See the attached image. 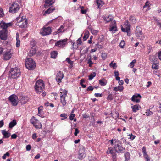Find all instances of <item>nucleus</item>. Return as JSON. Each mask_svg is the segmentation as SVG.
<instances>
[{
  "label": "nucleus",
  "instance_id": "obj_1",
  "mask_svg": "<svg viewBox=\"0 0 161 161\" xmlns=\"http://www.w3.org/2000/svg\"><path fill=\"white\" fill-rule=\"evenodd\" d=\"M34 87L36 92L40 94L43 91L45 88V85L43 81L41 80L37 81Z\"/></svg>",
  "mask_w": 161,
  "mask_h": 161
},
{
  "label": "nucleus",
  "instance_id": "obj_2",
  "mask_svg": "<svg viewBox=\"0 0 161 161\" xmlns=\"http://www.w3.org/2000/svg\"><path fill=\"white\" fill-rule=\"evenodd\" d=\"M114 148L115 151L118 153H122L125 150V148L122 146L121 142L117 139H114Z\"/></svg>",
  "mask_w": 161,
  "mask_h": 161
},
{
  "label": "nucleus",
  "instance_id": "obj_3",
  "mask_svg": "<svg viewBox=\"0 0 161 161\" xmlns=\"http://www.w3.org/2000/svg\"><path fill=\"white\" fill-rule=\"evenodd\" d=\"M20 75V69L17 67L11 68L9 71V75L13 78H17Z\"/></svg>",
  "mask_w": 161,
  "mask_h": 161
},
{
  "label": "nucleus",
  "instance_id": "obj_4",
  "mask_svg": "<svg viewBox=\"0 0 161 161\" xmlns=\"http://www.w3.org/2000/svg\"><path fill=\"white\" fill-rule=\"evenodd\" d=\"M17 25L21 28L26 27L27 25V19L25 17H19L17 18Z\"/></svg>",
  "mask_w": 161,
  "mask_h": 161
},
{
  "label": "nucleus",
  "instance_id": "obj_5",
  "mask_svg": "<svg viewBox=\"0 0 161 161\" xmlns=\"http://www.w3.org/2000/svg\"><path fill=\"white\" fill-rule=\"evenodd\" d=\"M60 91L61 93L60 102L62 104L63 106L64 107L66 105L67 103L65 98L67 96V91L65 90H63L62 89H60Z\"/></svg>",
  "mask_w": 161,
  "mask_h": 161
},
{
  "label": "nucleus",
  "instance_id": "obj_6",
  "mask_svg": "<svg viewBox=\"0 0 161 161\" xmlns=\"http://www.w3.org/2000/svg\"><path fill=\"white\" fill-rule=\"evenodd\" d=\"M25 65L26 68L29 70L33 69L36 66L35 63L31 58H28L25 61Z\"/></svg>",
  "mask_w": 161,
  "mask_h": 161
},
{
  "label": "nucleus",
  "instance_id": "obj_7",
  "mask_svg": "<svg viewBox=\"0 0 161 161\" xmlns=\"http://www.w3.org/2000/svg\"><path fill=\"white\" fill-rule=\"evenodd\" d=\"M20 6L21 5L19 2H14L10 7L9 12L13 13H15L20 9Z\"/></svg>",
  "mask_w": 161,
  "mask_h": 161
},
{
  "label": "nucleus",
  "instance_id": "obj_8",
  "mask_svg": "<svg viewBox=\"0 0 161 161\" xmlns=\"http://www.w3.org/2000/svg\"><path fill=\"white\" fill-rule=\"evenodd\" d=\"M30 122L36 129H40L42 127L41 122L34 116H32L30 120Z\"/></svg>",
  "mask_w": 161,
  "mask_h": 161
},
{
  "label": "nucleus",
  "instance_id": "obj_9",
  "mask_svg": "<svg viewBox=\"0 0 161 161\" xmlns=\"http://www.w3.org/2000/svg\"><path fill=\"white\" fill-rule=\"evenodd\" d=\"M124 27L122 26H121L122 31L123 32H126L128 35L130 31V25L128 21H126L124 23Z\"/></svg>",
  "mask_w": 161,
  "mask_h": 161
},
{
  "label": "nucleus",
  "instance_id": "obj_10",
  "mask_svg": "<svg viewBox=\"0 0 161 161\" xmlns=\"http://www.w3.org/2000/svg\"><path fill=\"white\" fill-rule=\"evenodd\" d=\"M9 100L12 105L14 106H16L18 103V97L14 94L10 96L9 97Z\"/></svg>",
  "mask_w": 161,
  "mask_h": 161
},
{
  "label": "nucleus",
  "instance_id": "obj_11",
  "mask_svg": "<svg viewBox=\"0 0 161 161\" xmlns=\"http://www.w3.org/2000/svg\"><path fill=\"white\" fill-rule=\"evenodd\" d=\"M51 32V28L50 27L47 28H43L41 29L40 33L43 36H46L50 34Z\"/></svg>",
  "mask_w": 161,
  "mask_h": 161
},
{
  "label": "nucleus",
  "instance_id": "obj_12",
  "mask_svg": "<svg viewBox=\"0 0 161 161\" xmlns=\"http://www.w3.org/2000/svg\"><path fill=\"white\" fill-rule=\"evenodd\" d=\"M136 35L138 38L140 40L143 39L144 38V36L142 32V29L139 27H136Z\"/></svg>",
  "mask_w": 161,
  "mask_h": 161
},
{
  "label": "nucleus",
  "instance_id": "obj_13",
  "mask_svg": "<svg viewBox=\"0 0 161 161\" xmlns=\"http://www.w3.org/2000/svg\"><path fill=\"white\" fill-rule=\"evenodd\" d=\"M67 41L66 39L57 41L55 43V46L60 47H64L66 45Z\"/></svg>",
  "mask_w": 161,
  "mask_h": 161
},
{
  "label": "nucleus",
  "instance_id": "obj_14",
  "mask_svg": "<svg viewBox=\"0 0 161 161\" xmlns=\"http://www.w3.org/2000/svg\"><path fill=\"white\" fill-rule=\"evenodd\" d=\"M12 52L11 50L7 51L3 55L4 59L5 60H9L11 57Z\"/></svg>",
  "mask_w": 161,
  "mask_h": 161
},
{
  "label": "nucleus",
  "instance_id": "obj_15",
  "mask_svg": "<svg viewBox=\"0 0 161 161\" xmlns=\"http://www.w3.org/2000/svg\"><path fill=\"white\" fill-rule=\"evenodd\" d=\"M7 31L6 30H3L0 31V38L5 40L7 38Z\"/></svg>",
  "mask_w": 161,
  "mask_h": 161
},
{
  "label": "nucleus",
  "instance_id": "obj_16",
  "mask_svg": "<svg viewBox=\"0 0 161 161\" xmlns=\"http://www.w3.org/2000/svg\"><path fill=\"white\" fill-rule=\"evenodd\" d=\"M64 77V75L62 72L59 71L57 75L56 80L58 82L60 83Z\"/></svg>",
  "mask_w": 161,
  "mask_h": 161
},
{
  "label": "nucleus",
  "instance_id": "obj_17",
  "mask_svg": "<svg viewBox=\"0 0 161 161\" xmlns=\"http://www.w3.org/2000/svg\"><path fill=\"white\" fill-rule=\"evenodd\" d=\"M12 25V24L10 23H6L3 21H2L0 23V28L3 29V30H6L8 27Z\"/></svg>",
  "mask_w": 161,
  "mask_h": 161
},
{
  "label": "nucleus",
  "instance_id": "obj_18",
  "mask_svg": "<svg viewBox=\"0 0 161 161\" xmlns=\"http://www.w3.org/2000/svg\"><path fill=\"white\" fill-rule=\"evenodd\" d=\"M110 26L111 27L110 28L109 30L110 31H112V33H114L117 31L115 20H114L111 22Z\"/></svg>",
  "mask_w": 161,
  "mask_h": 161
},
{
  "label": "nucleus",
  "instance_id": "obj_19",
  "mask_svg": "<svg viewBox=\"0 0 161 161\" xmlns=\"http://www.w3.org/2000/svg\"><path fill=\"white\" fill-rule=\"evenodd\" d=\"M85 156V150L84 148H83L81 150H80L78 158L80 159H83Z\"/></svg>",
  "mask_w": 161,
  "mask_h": 161
},
{
  "label": "nucleus",
  "instance_id": "obj_20",
  "mask_svg": "<svg viewBox=\"0 0 161 161\" xmlns=\"http://www.w3.org/2000/svg\"><path fill=\"white\" fill-rule=\"evenodd\" d=\"M54 2V0H46L44 4L45 8H47L50 6L52 5Z\"/></svg>",
  "mask_w": 161,
  "mask_h": 161
},
{
  "label": "nucleus",
  "instance_id": "obj_21",
  "mask_svg": "<svg viewBox=\"0 0 161 161\" xmlns=\"http://www.w3.org/2000/svg\"><path fill=\"white\" fill-rule=\"evenodd\" d=\"M138 97L140 98H141V96L139 94H137L136 95H134L132 97L131 100L133 102H136V103H138L140 101V99L138 98Z\"/></svg>",
  "mask_w": 161,
  "mask_h": 161
},
{
  "label": "nucleus",
  "instance_id": "obj_22",
  "mask_svg": "<svg viewBox=\"0 0 161 161\" xmlns=\"http://www.w3.org/2000/svg\"><path fill=\"white\" fill-rule=\"evenodd\" d=\"M103 19L106 22H108L110 21H113V18L112 16L110 15L108 17H103Z\"/></svg>",
  "mask_w": 161,
  "mask_h": 161
},
{
  "label": "nucleus",
  "instance_id": "obj_23",
  "mask_svg": "<svg viewBox=\"0 0 161 161\" xmlns=\"http://www.w3.org/2000/svg\"><path fill=\"white\" fill-rule=\"evenodd\" d=\"M2 133L4 136V137L5 138H8L10 136V134L8 132L5 130H3L2 131Z\"/></svg>",
  "mask_w": 161,
  "mask_h": 161
},
{
  "label": "nucleus",
  "instance_id": "obj_24",
  "mask_svg": "<svg viewBox=\"0 0 161 161\" xmlns=\"http://www.w3.org/2000/svg\"><path fill=\"white\" fill-rule=\"evenodd\" d=\"M16 40L17 41L16 44V46L17 47H19L20 45V40H19V34L18 33H16Z\"/></svg>",
  "mask_w": 161,
  "mask_h": 161
},
{
  "label": "nucleus",
  "instance_id": "obj_25",
  "mask_svg": "<svg viewBox=\"0 0 161 161\" xmlns=\"http://www.w3.org/2000/svg\"><path fill=\"white\" fill-rule=\"evenodd\" d=\"M17 124L16 120L14 119L11 121L9 124V127L10 128H12L13 127L15 126Z\"/></svg>",
  "mask_w": 161,
  "mask_h": 161
},
{
  "label": "nucleus",
  "instance_id": "obj_26",
  "mask_svg": "<svg viewBox=\"0 0 161 161\" xmlns=\"http://www.w3.org/2000/svg\"><path fill=\"white\" fill-rule=\"evenodd\" d=\"M131 108L132 109V110L134 112H136L137 110H139L140 107L138 105H134L133 106H132Z\"/></svg>",
  "mask_w": 161,
  "mask_h": 161
},
{
  "label": "nucleus",
  "instance_id": "obj_27",
  "mask_svg": "<svg viewBox=\"0 0 161 161\" xmlns=\"http://www.w3.org/2000/svg\"><path fill=\"white\" fill-rule=\"evenodd\" d=\"M150 59L151 61L152 62L153 64L158 63V60L154 56H152L150 57Z\"/></svg>",
  "mask_w": 161,
  "mask_h": 161
},
{
  "label": "nucleus",
  "instance_id": "obj_28",
  "mask_svg": "<svg viewBox=\"0 0 161 161\" xmlns=\"http://www.w3.org/2000/svg\"><path fill=\"white\" fill-rule=\"evenodd\" d=\"M107 83V80L104 79H102L99 80V83L102 86L105 85Z\"/></svg>",
  "mask_w": 161,
  "mask_h": 161
},
{
  "label": "nucleus",
  "instance_id": "obj_29",
  "mask_svg": "<svg viewBox=\"0 0 161 161\" xmlns=\"http://www.w3.org/2000/svg\"><path fill=\"white\" fill-rule=\"evenodd\" d=\"M55 10L54 7L50 8L48 9L44 13V14H49L53 12Z\"/></svg>",
  "mask_w": 161,
  "mask_h": 161
},
{
  "label": "nucleus",
  "instance_id": "obj_30",
  "mask_svg": "<svg viewBox=\"0 0 161 161\" xmlns=\"http://www.w3.org/2000/svg\"><path fill=\"white\" fill-rule=\"evenodd\" d=\"M36 50L35 49L32 48L29 52L28 55L30 56H32L36 53Z\"/></svg>",
  "mask_w": 161,
  "mask_h": 161
},
{
  "label": "nucleus",
  "instance_id": "obj_31",
  "mask_svg": "<svg viewBox=\"0 0 161 161\" xmlns=\"http://www.w3.org/2000/svg\"><path fill=\"white\" fill-rule=\"evenodd\" d=\"M96 3L98 6V8H101L104 3L101 0H97Z\"/></svg>",
  "mask_w": 161,
  "mask_h": 161
},
{
  "label": "nucleus",
  "instance_id": "obj_32",
  "mask_svg": "<svg viewBox=\"0 0 161 161\" xmlns=\"http://www.w3.org/2000/svg\"><path fill=\"white\" fill-rule=\"evenodd\" d=\"M125 161H128L130 159V154L129 153L126 152L125 154Z\"/></svg>",
  "mask_w": 161,
  "mask_h": 161
},
{
  "label": "nucleus",
  "instance_id": "obj_33",
  "mask_svg": "<svg viewBox=\"0 0 161 161\" xmlns=\"http://www.w3.org/2000/svg\"><path fill=\"white\" fill-rule=\"evenodd\" d=\"M154 20L156 22L157 25L160 28H161V23L159 20H158L156 17H153Z\"/></svg>",
  "mask_w": 161,
  "mask_h": 161
},
{
  "label": "nucleus",
  "instance_id": "obj_34",
  "mask_svg": "<svg viewBox=\"0 0 161 161\" xmlns=\"http://www.w3.org/2000/svg\"><path fill=\"white\" fill-rule=\"evenodd\" d=\"M57 52L54 51L51 53V57L52 58H55L57 55Z\"/></svg>",
  "mask_w": 161,
  "mask_h": 161
},
{
  "label": "nucleus",
  "instance_id": "obj_35",
  "mask_svg": "<svg viewBox=\"0 0 161 161\" xmlns=\"http://www.w3.org/2000/svg\"><path fill=\"white\" fill-rule=\"evenodd\" d=\"M107 153L108 154H111L112 155L115 154L114 153V150L112 148H109L107 151Z\"/></svg>",
  "mask_w": 161,
  "mask_h": 161
},
{
  "label": "nucleus",
  "instance_id": "obj_36",
  "mask_svg": "<svg viewBox=\"0 0 161 161\" xmlns=\"http://www.w3.org/2000/svg\"><path fill=\"white\" fill-rule=\"evenodd\" d=\"M96 75V74L95 72H92L91 73L90 75L89 76V80H92L94 77Z\"/></svg>",
  "mask_w": 161,
  "mask_h": 161
},
{
  "label": "nucleus",
  "instance_id": "obj_37",
  "mask_svg": "<svg viewBox=\"0 0 161 161\" xmlns=\"http://www.w3.org/2000/svg\"><path fill=\"white\" fill-rule=\"evenodd\" d=\"M142 153H143V156L144 157L148 155L147 154V152H146V148L144 146L143 147H142Z\"/></svg>",
  "mask_w": 161,
  "mask_h": 161
},
{
  "label": "nucleus",
  "instance_id": "obj_38",
  "mask_svg": "<svg viewBox=\"0 0 161 161\" xmlns=\"http://www.w3.org/2000/svg\"><path fill=\"white\" fill-rule=\"evenodd\" d=\"M89 33L88 32L86 31L85 32V35L83 36V38L84 40H86L89 37Z\"/></svg>",
  "mask_w": 161,
  "mask_h": 161
},
{
  "label": "nucleus",
  "instance_id": "obj_39",
  "mask_svg": "<svg viewBox=\"0 0 161 161\" xmlns=\"http://www.w3.org/2000/svg\"><path fill=\"white\" fill-rule=\"evenodd\" d=\"M129 20L133 24L135 23L136 22V20L134 17L130 16V17Z\"/></svg>",
  "mask_w": 161,
  "mask_h": 161
},
{
  "label": "nucleus",
  "instance_id": "obj_40",
  "mask_svg": "<svg viewBox=\"0 0 161 161\" xmlns=\"http://www.w3.org/2000/svg\"><path fill=\"white\" fill-rule=\"evenodd\" d=\"M158 63H153L152 65V68L155 69H158Z\"/></svg>",
  "mask_w": 161,
  "mask_h": 161
},
{
  "label": "nucleus",
  "instance_id": "obj_41",
  "mask_svg": "<svg viewBox=\"0 0 161 161\" xmlns=\"http://www.w3.org/2000/svg\"><path fill=\"white\" fill-rule=\"evenodd\" d=\"M91 33L94 35H97L98 32V31L97 30H95L93 29H91Z\"/></svg>",
  "mask_w": 161,
  "mask_h": 161
},
{
  "label": "nucleus",
  "instance_id": "obj_42",
  "mask_svg": "<svg viewBox=\"0 0 161 161\" xmlns=\"http://www.w3.org/2000/svg\"><path fill=\"white\" fill-rule=\"evenodd\" d=\"M43 107V106H41L38 108V115L40 116V115L42 113Z\"/></svg>",
  "mask_w": 161,
  "mask_h": 161
},
{
  "label": "nucleus",
  "instance_id": "obj_43",
  "mask_svg": "<svg viewBox=\"0 0 161 161\" xmlns=\"http://www.w3.org/2000/svg\"><path fill=\"white\" fill-rule=\"evenodd\" d=\"M60 116L62 118L61 119V120H64L67 117V114L65 113H63L61 114L60 115Z\"/></svg>",
  "mask_w": 161,
  "mask_h": 161
},
{
  "label": "nucleus",
  "instance_id": "obj_44",
  "mask_svg": "<svg viewBox=\"0 0 161 161\" xmlns=\"http://www.w3.org/2000/svg\"><path fill=\"white\" fill-rule=\"evenodd\" d=\"M156 108L158 112H161V104L160 103L158 104V105L156 106Z\"/></svg>",
  "mask_w": 161,
  "mask_h": 161
},
{
  "label": "nucleus",
  "instance_id": "obj_45",
  "mask_svg": "<svg viewBox=\"0 0 161 161\" xmlns=\"http://www.w3.org/2000/svg\"><path fill=\"white\" fill-rule=\"evenodd\" d=\"M113 61H112L110 64V66L112 67L113 69H115L117 67L116 64L114 63L113 64Z\"/></svg>",
  "mask_w": 161,
  "mask_h": 161
},
{
  "label": "nucleus",
  "instance_id": "obj_46",
  "mask_svg": "<svg viewBox=\"0 0 161 161\" xmlns=\"http://www.w3.org/2000/svg\"><path fill=\"white\" fill-rule=\"evenodd\" d=\"M136 60L135 59L133 60V61L130 63L129 66L130 67L133 68L134 66V64L136 62Z\"/></svg>",
  "mask_w": 161,
  "mask_h": 161
},
{
  "label": "nucleus",
  "instance_id": "obj_47",
  "mask_svg": "<svg viewBox=\"0 0 161 161\" xmlns=\"http://www.w3.org/2000/svg\"><path fill=\"white\" fill-rule=\"evenodd\" d=\"M145 113L147 116H150L153 114V112L149 109L147 110Z\"/></svg>",
  "mask_w": 161,
  "mask_h": 161
},
{
  "label": "nucleus",
  "instance_id": "obj_48",
  "mask_svg": "<svg viewBox=\"0 0 161 161\" xmlns=\"http://www.w3.org/2000/svg\"><path fill=\"white\" fill-rule=\"evenodd\" d=\"M108 100H111L113 99V97L112 94H110L107 97Z\"/></svg>",
  "mask_w": 161,
  "mask_h": 161
},
{
  "label": "nucleus",
  "instance_id": "obj_49",
  "mask_svg": "<svg viewBox=\"0 0 161 161\" xmlns=\"http://www.w3.org/2000/svg\"><path fill=\"white\" fill-rule=\"evenodd\" d=\"M4 15L3 11L1 7H0V17H3Z\"/></svg>",
  "mask_w": 161,
  "mask_h": 161
},
{
  "label": "nucleus",
  "instance_id": "obj_50",
  "mask_svg": "<svg viewBox=\"0 0 161 161\" xmlns=\"http://www.w3.org/2000/svg\"><path fill=\"white\" fill-rule=\"evenodd\" d=\"M88 64H89V66L90 67H91L92 66V65L93 64V63L92 62L91 59H89L88 60Z\"/></svg>",
  "mask_w": 161,
  "mask_h": 161
},
{
  "label": "nucleus",
  "instance_id": "obj_51",
  "mask_svg": "<svg viewBox=\"0 0 161 161\" xmlns=\"http://www.w3.org/2000/svg\"><path fill=\"white\" fill-rule=\"evenodd\" d=\"M9 153L8 152H6V153L4 154L2 157V158L3 159H5L6 158V156H9Z\"/></svg>",
  "mask_w": 161,
  "mask_h": 161
},
{
  "label": "nucleus",
  "instance_id": "obj_52",
  "mask_svg": "<svg viewBox=\"0 0 161 161\" xmlns=\"http://www.w3.org/2000/svg\"><path fill=\"white\" fill-rule=\"evenodd\" d=\"M125 42L124 41H122L120 42L119 45L121 48H123L124 46Z\"/></svg>",
  "mask_w": 161,
  "mask_h": 161
},
{
  "label": "nucleus",
  "instance_id": "obj_53",
  "mask_svg": "<svg viewBox=\"0 0 161 161\" xmlns=\"http://www.w3.org/2000/svg\"><path fill=\"white\" fill-rule=\"evenodd\" d=\"M112 160L113 161H117V158L116 155L115 154V153L114 154H113L112 156Z\"/></svg>",
  "mask_w": 161,
  "mask_h": 161
},
{
  "label": "nucleus",
  "instance_id": "obj_54",
  "mask_svg": "<svg viewBox=\"0 0 161 161\" xmlns=\"http://www.w3.org/2000/svg\"><path fill=\"white\" fill-rule=\"evenodd\" d=\"M114 115H115L114 116H113V117L115 119H116L119 117V114L118 112H115Z\"/></svg>",
  "mask_w": 161,
  "mask_h": 161
},
{
  "label": "nucleus",
  "instance_id": "obj_55",
  "mask_svg": "<svg viewBox=\"0 0 161 161\" xmlns=\"http://www.w3.org/2000/svg\"><path fill=\"white\" fill-rule=\"evenodd\" d=\"M78 47V46L77 45H76L75 42H73L72 44V48L73 49H76Z\"/></svg>",
  "mask_w": 161,
  "mask_h": 161
},
{
  "label": "nucleus",
  "instance_id": "obj_56",
  "mask_svg": "<svg viewBox=\"0 0 161 161\" xmlns=\"http://www.w3.org/2000/svg\"><path fill=\"white\" fill-rule=\"evenodd\" d=\"M64 28V27L63 26H61L60 28L58 29V33H60L62 31H64V30H63Z\"/></svg>",
  "mask_w": 161,
  "mask_h": 161
},
{
  "label": "nucleus",
  "instance_id": "obj_57",
  "mask_svg": "<svg viewBox=\"0 0 161 161\" xmlns=\"http://www.w3.org/2000/svg\"><path fill=\"white\" fill-rule=\"evenodd\" d=\"M77 42L78 45H81L82 44V42L80 38L77 40Z\"/></svg>",
  "mask_w": 161,
  "mask_h": 161
},
{
  "label": "nucleus",
  "instance_id": "obj_58",
  "mask_svg": "<svg viewBox=\"0 0 161 161\" xmlns=\"http://www.w3.org/2000/svg\"><path fill=\"white\" fill-rule=\"evenodd\" d=\"M75 116V115L74 114H71L69 116V119L71 120H73Z\"/></svg>",
  "mask_w": 161,
  "mask_h": 161
},
{
  "label": "nucleus",
  "instance_id": "obj_59",
  "mask_svg": "<svg viewBox=\"0 0 161 161\" xmlns=\"http://www.w3.org/2000/svg\"><path fill=\"white\" fill-rule=\"evenodd\" d=\"M149 2L148 1L146 2V3H145V5H144L143 6V8H145L146 7H147L148 8L149 7Z\"/></svg>",
  "mask_w": 161,
  "mask_h": 161
},
{
  "label": "nucleus",
  "instance_id": "obj_60",
  "mask_svg": "<svg viewBox=\"0 0 161 161\" xmlns=\"http://www.w3.org/2000/svg\"><path fill=\"white\" fill-rule=\"evenodd\" d=\"M144 157L145 158V159H146V161H150V158L148 155H147Z\"/></svg>",
  "mask_w": 161,
  "mask_h": 161
},
{
  "label": "nucleus",
  "instance_id": "obj_61",
  "mask_svg": "<svg viewBox=\"0 0 161 161\" xmlns=\"http://www.w3.org/2000/svg\"><path fill=\"white\" fill-rule=\"evenodd\" d=\"M94 95L96 97H101L102 96V95L101 94L98 93H95Z\"/></svg>",
  "mask_w": 161,
  "mask_h": 161
},
{
  "label": "nucleus",
  "instance_id": "obj_62",
  "mask_svg": "<svg viewBox=\"0 0 161 161\" xmlns=\"http://www.w3.org/2000/svg\"><path fill=\"white\" fill-rule=\"evenodd\" d=\"M93 87L92 86H90L86 89L87 91H92L93 90Z\"/></svg>",
  "mask_w": 161,
  "mask_h": 161
},
{
  "label": "nucleus",
  "instance_id": "obj_63",
  "mask_svg": "<svg viewBox=\"0 0 161 161\" xmlns=\"http://www.w3.org/2000/svg\"><path fill=\"white\" fill-rule=\"evenodd\" d=\"M31 147L30 145H28L26 146V148L27 151H29L31 150Z\"/></svg>",
  "mask_w": 161,
  "mask_h": 161
},
{
  "label": "nucleus",
  "instance_id": "obj_64",
  "mask_svg": "<svg viewBox=\"0 0 161 161\" xmlns=\"http://www.w3.org/2000/svg\"><path fill=\"white\" fill-rule=\"evenodd\" d=\"M158 58L161 61V51L158 53Z\"/></svg>",
  "mask_w": 161,
  "mask_h": 161
}]
</instances>
